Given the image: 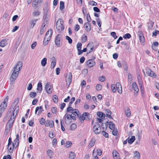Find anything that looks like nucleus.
<instances>
[{"mask_svg": "<svg viewBox=\"0 0 159 159\" xmlns=\"http://www.w3.org/2000/svg\"><path fill=\"white\" fill-rule=\"evenodd\" d=\"M63 24V21L61 19H59L57 21L56 25V29L58 32H60L64 29V27Z\"/></svg>", "mask_w": 159, "mask_h": 159, "instance_id": "obj_1", "label": "nucleus"}, {"mask_svg": "<svg viewBox=\"0 0 159 159\" xmlns=\"http://www.w3.org/2000/svg\"><path fill=\"white\" fill-rule=\"evenodd\" d=\"M8 99V96H7L4 99L3 101L0 105V112H3L6 109L7 106V102Z\"/></svg>", "mask_w": 159, "mask_h": 159, "instance_id": "obj_2", "label": "nucleus"}, {"mask_svg": "<svg viewBox=\"0 0 159 159\" xmlns=\"http://www.w3.org/2000/svg\"><path fill=\"white\" fill-rule=\"evenodd\" d=\"M79 118L80 121L82 123L85 119L86 120L90 119H91V115L88 112H84L82 115H80Z\"/></svg>", "mask_w": 159, "mask_h": 159, "instance_id": "obj_3", "label": "nucleus"}, {"mask_svg": "<svg viewBox=\"0 0 159 159\" xmlns=\"http://www.w3.org/2000/svg\"><path fill=\"white\" fill-rule=\"evenodd\" d=\"M93 131L96 134H99L101 132V129L99 123L96 122L93 127Z\"/></svg>", "mask_w": 159, "mask_h": 159, "instance_id": "obj_4", "label": "nucleus"}, {"mask_svg": "<svg viewBox=\"0 0 159 159\" xmlns=\"http://www.w3.org/2000/svg\"><path fill=\"white\" fill-rule=\"evenodd\" d=\"M19 72L18 71H16L15 70H13V73L12 74L10 80L12 82H14L15 80L17 78Z\"/></svg>", "mask_w": 159, "mask_h": 159, "instance_id": "obj_5", "label": "nucleus"}, {"mask_svg": "<svg viewBox=\"0 0 159 159\" xmlns=\"http://www.w3.org/2000/svg\"><path fill=\"white\" fill-rule=\"evenodd\" d=\"M72 74L70 72H69L66 76V84L69 86L72 81Z\"/></svg>", "mask_w": 159, "mask_h": 159, "instance_id": "obj_6", "label": "nucleus"}, {"mask_svg": "<svg viewBox=\"0 0 159 159\" xmlns=\"http://www.w3.org/2000/svg\"><path fill=\"white\" fill-rule=\"evenodd\" d=\"M22 62L21 61H18L16 66L14 68L13 70H15L16 71H20L22 68Z\"/></svg>", "mask_w": 159, "mask_h": 159, "instance_id": "obj_7", "label": "nucleus"}, {"mask_svg": "<svg viewBox=\"0 0 159 159\" xmlns=\"http://www.w3.org/2000/svg\"><path fill=\"white\" fill-rule=\"evenodd\" d=\"M45 89L48 93L50 94L52 93V89L50 83H48L46 84L45 86Z\"/></svg>", "mask_w": 159, "mask_h": 159, "instance_id": "obj_8", "label": "nucleus"}, {"mask_svg": "<svg viewBox=\"0 0 159 159\" xmlns=\"http://www.w3.org/2000/svg\"><path fill=\"white\" fill-rule=\"evenodd\" d=\"M86 64L89 67H93L95 64V62L93 59H89L86 62Z\"/></svg>", "mask_w": 159, "mask_h": 159, "instance_id": "obj_9", "label": "nucleus"}, {"mask_svg": "<svg viewBox=\"0 0 159 159\" xmlns=\"http://www.w3.org/2000/svg\"><path fill=\"white\" fill-rule=\"evenodd\" d=\"M94 47V44L93 42H90L88 44L87 47L88 48V50L89 51V53L91 52L93 50Z\"/></svg>", "mask_w": 159, "mask_h": 159, "instance_id": "obj_10", "label": "nucleus"}, {"mask_svg": "<svg viewBox=\"0 0 159 159\" xmlns=\"http://www.w3.org/2000/svg\"><path fill=\"white\" fill-rule=\"evenodd\" d=\"M138 33L140 42L143 43L144 42V38L142 32L139 31L138 32Z\"/></svg>", "mask_w": 159, "mask_h": 159, "instance_id": "obj_11", "label": "nucleus"}, {"mask_svg": "<svg viewBox=\"0 0 159 159\" xmlns=\"http://www.w3.org/2000/svg\"><path fill=\"white\" fill-rule=\"evenodd\" d=\"M45 125L46 126L52 128L54 126V122L52 120H47L45 121Z\"/></svg>", "mask_w": 159, "mask_h": 159, "instance_id": "obj_12", "label": "nucleus"}, {"mask_svg": "<svg viewBox=\"0 0 159 159\" xmlns=\"http://www.w3.org/2000/svg\"><path fill=\"white\" fill-rule=\"evenodd\" d=\"M132 88L134 89L135 91L136 92V93H134V94L135 96H136L137 95V94H136V93L138 92L139 90L136 83L135 82H133L132 83Z\"/></svg>", "mask_w": 159, "mask_h": 159, "instance_id": "obj_13", "label": "nucleus"}, {"mask_svg": "<svg viewBox=\"0 0 159 159\" xmlns=\"http://www.w3.org/2000/svg\"><path fill=\"white\" fill-rule=\"evenodd\" d=\"M43 111V109L42 106L37 107H36L35 109V113L36 114L37 111H38L37 115H39L41 114L42 112Z\"/></svg>", "mask_w": 159, "mask_h": 159, "instance_id": "obj_14", "label": "nucleus"}, {"mask_svg": "<svg viewBox=\"0 0 159 159\" xmlns=\"http://www.w3.org/2000/svg\"><path fill=\"white\" fill-rule=\"evenodd\" d=\"M41 82L42 81L41 80H39L37 88V90H38V93H40L42 90L43 87Z\"/></svg>", "mask_w": 159, "mask_h": 159, "instance_id": "obj_15", "label": "nucleus"}, {"mask_svg": "<svg viewBox=\"0 0 159 159\" xmlns=\"http://www.w3.org/2000/svg\"><path fill=\"white\" fill-rule=\"evenodd\" d=\"M52 30L51 29L49 30L46 33L45 36V40H46L47 38L48 37H49V38H51L52 37Z\"/></svg>", "mask_w": 159, "mask_h": 159, "instance_id": "obj_16", "label": "nucleus"}, {"mask_svg": "<svg viewBox=\"0 0 159 159\" xmlns=\"http://www.w3.org/2000/svg\"><path fill=\"white\" fill-rule=\"evenodd\" d=\"M61 35L60 34H58L57 35L56 39L55 40V43L57 46H60V40L61 38Z\"/></svg>", "mask_w": 159, "mask_h": 159, "instance_id": "obj_17", "label": "nucleus"}, {"mask_svg": "<svg viewBox=\"0 0 159 159\" xmlns=\"http://www.w3.org/2000/svg\"><path fill=\"white\" fill-rule=\"evenodd\" d=\"M63 118L65 119V123L66 124L67 123L68 121H70V120H71V118L70 114H66L64 116Z\"/></svg>", "mask_w": 159, "mask_h": 159, "instance_id": "obj_18", "label": "nucleus"}, {"mask_svg": "<svg viewBox=\"0 0 159 159\" xmlns=\"http://www.w3.org/2000/svg\"><path fill=\"white\" fill-rule=\"evenodd\" d=\"M146 73L149 76L152 77H155L156 76V75L154 72L150 69H148L146 71Z\"/></svg>", "mask_w": 159, "mask_h": 159, "instance_id": "obj_19", "label": "nucleus"}, {"mask_svg": "<svg viewBox=\"0 0 159 159\" xmlns=\"http://www.w3.org/2000/svg\"><path fill=\"white\" fill-rule=\"evenodd\" d=\"M84 27L85 28V30L87 31H89L91 30V26L89 22L85 23L84 24Z\"/></svg>", "mask_w": 159, "mask_h": 159, "instance_id": "obj_20", "label": "nucleus"}, {"mask_svg": "<svg viewBox=\"0 0 159 159\" xmlns=\"http://www.w3.org/2000/svg\"><path fill=\"white\" fill-rule=\"evenodd\" d=\"M137 79L139 86L140 88H142L143 82L142 78L139 75L137 76Z\"/></svg>", "mask_w": 159, "mask_h": 159, "instance_id": "obj_21", "label": "nucleus"}, {"mask_svg": "<svg viewBox=\"0 0 159 159\" xmlns=\"http://www.w3.org/2000/svg\"><path fill=\"white\" fill-rule=\"evenodd\" d=\"M95 141L96 140L95 139L92 138L88 145V147L90 148L93 146L95 143Z\"/></svg>", "mask_w": 159, "mask_h": 159, "instance_id": "obj_22", "label": "nucleus"}, {"mask_svg": "<svg viewBox=\"0 0 159 159\" xmlns=\"http://www.w3.org/2000/svg\"><path fill=\"white\" fill-rule=\"evenodd\" d=\"M37 19H33L31 20L30 22V27L33 28L34 27L35 25L36 22L37 21Z\"/></svg>", "mask_w": 159, "mask_h": 159, "instance_id": "obj_23", "label": "nucleus"}, {"mask_svg": "<svg viewBox=\"0 0 159 159\" xmlns=\"http://www.w3.org/2000/svg\"><path fill=\"white\" fill-rule=\"evenodd\" d=\"M112 155L114 159H118V156L119 155L118 152L116 150H114L112 152Z\"/></svg>", "mask_w": 159, "mask_h": 159, "instance_id": "obj_24", "label": "nucleus"}, {"mask_svg": "<svg viewBox=\"0 0 159 159\" xmlns=\"http://www.w3.org/2000/svg\"><path fill=\"white\" fill-rule=\"evenodd\" d=\"M19 101V99L18 98H17L15 100L14 102L11 105V107H12V109L13 110L14 108V107H15L17 106L18 103Z\"/></svg>", "mask_w": 159, "mask_h": 159, "instance_id": "obj_25", "label": "nucleus"}, {"mask_svg": "<svg viewBox=\"0 0 159 159\" xmlns=\"http://www.w3.org/2000/svg\"><path fill=\"white\" fill-rule=\"evenodd\" d=\"M19 143V139H15L14 141V143H12V146L13 148L15 147V146H17Z\"/></svg>", "mask_w": 159, "mask_h": 159, "instance_id": "obj_26", "label": "nucleus"}, {"mask_svg": "<svg viewBox=\"0 0 159 159\" xmlns=\"http://www.w3.org/2000/svg\"><path fill=\"white\" fill-rule=\"evenodd\" d=\"M109 128L111 129H113L115 128V125L112 122L110 121L109 123Z\"/></svg>", "mask_w": 159, "mask_h": 159, "instance_id": "obj_27", "label": "nucleus"}, {"mask_svg": "<svg viewBox=\"0 0 159 159\" xmlns=\"http://www.w3.org/2000/svg\"><path fill=\"white\" fill-rule=\"evenodd\" d=\"M47 59L44 58L41 61V64L43 66H45L47 64Z\"/></svg>", "mask_w": 159, "mask_h": 159, "instance_id": "obj_28", "label": "nucleus"}, {"mask_svg": "<svg viewBox=\"0 0 159 159\" xmlns=\"http://www.w3.org/2000/svg\"><path fill=\"white\" fill-rule=\"evenodd\" d=\"M97 114L98 116L100 118H105V115L102 112L98 111L97 112Z\"/></svg>", "mask_w": 159, "mask_h": 159, "instance_id": "obj_29", "label": "nucleus"}, {"mask_svg": "<svg viewBox=\"0 0 159 159\" xmlns=\"http://www.w3.org/2000/svg\"><path fill=\"white\" fill-rule=\"evenodd\" d=\"M75 157V155L74 152H70L69 155V157L70 159H74Z\"/></svg>", "mask_w": 159, "mask_h": 159, "instance_id": "obj_30", "label": "nucleus"}, {"mask_svg": "<svg viewBox=\"0 0 159 159\" xmlns=\"http://www.w3.org/2000/svg\"><path fill=\"white\" fill-rule=\"evenodd\" d=\"M51 38H49V37H48V38H47L46 40H45V38H44L43 41V44L45 46L48 44V41L50 40Z\"/></svg>", "mask_w": 159, "mask_h": 159, "instance_id": "obj_31", "label": "nucleus"}, {"mask_svg": "<svg viewBox=\"0 0 159 159\" xmlns=\"http://www.w3.org/2000/svg\"><path fill=\"white\" fill-rule=\"evenodd\" d=\"M135 138L134 136H132L131 138L128 140V143L130 144L132 143L135 140Z\"/></svg>", "mask_w": 159, "mask_h": 159, "instance_id": "obj_32", "label": "nucleus"}, {"mask_svg": "<svg viewBox=\"0 0 159 159\" xmlns=\"http://www.w3.org/2000/svg\"><path fill=\"white\" fill-rule=\"evenodd\" d=\"M7 43L5 40H2L0 42V46L1 47H4L6 45Z\"/></svg>", "mask_w": 159, "mask_h": 159, "instance_id": "obj_33", "label": "nucleus"}, {"mask_svg": "<svg viewBox=\"0 0 159 159\" xmlns=\"http://www.w3.org/2000/svg\"><path fill=\"white\" fill-rule=\"evenodd\" d=\"M134 157L136 158L139 159L140 157V153L138 151H135L134 152Z\"/></svg>", "mask_w": 159, "mask_h": 159, "instance_id": "obj_34", "label": "nucleus"}, {"mask_svg": "<svg viewBox=\"0 0 159 159\" xmlns=\"http://www.w3.org/2000/svg\"><path fill=\"white\" fill-rule=\"evenodd\" d=\"M64 8V3L63 1H61L60 3V9L62 10Z\"/></svg>", "mask_w": 159, "mask_h": 159, "instance_id": "obj_35", "label": "nucleus"}, {"mask_svg": "<svg viewBox=\"0 0 159 159\" xmlns=\"http://www.w3.org/2000/svg\"><path fill=\"white\" fill-rule=\"evenodd\" d=\"M8 150L9 151V152H12L13 151V146H12V144L11 145H9L8 144Z\"/></svg>", "mask_w": 159, "mask_h": 159, "instance_id": "obj_36", "label": "nucleus"}, {"mask_svg": "<svg viewBox=\"0 0 159 159\" xmlns=\"http://www.w3.org/2000/svg\"><path fill=\"white\" fill-rule=\"evenodd\" d=\"M37 95L36 93L35 92H31L30 93L29 96L31 98H34Z\"/></svg>", "mask_w": 159, "mask_h": 159, "instance_id": "obj_37", "label": "nucleus"}, {"mask_svg": "<svg viewBox=\"0 0 159 159\" xmlns=\"http://www.w3.org/2000/svg\"><path fill=\"white\" fill-rule=\"evenodd\" d=\"M158 45V43L157 42H155L153 43V44L152 45V49L155 50L156 49L155 46H157Z\"/></svg>", "mask_w": 159, "mask_h": 159, "instance_id": "obj_38", "label": "nucleus"}, {"mask_svg": "<svg viewBox=\"0 0 159 159\" xmlns=\"http://www.w3.org/2000/svg\"><path fill=\"white\" fill-rule=\"evenodd\" d=\"M131 35L129 33H127L125 34L123 36V37L125 39H129L131 38Z\"/></svg>", "mask_w": 159, "mask_h": 159, "instance_id": "obj_39", "label": "nucleus"}, {"mask_svg": "<svg viewBox=\"0 0 159 159\" xmlns=\"http://www.w3.org/2000/svg\"><path fill=\"white\" fill-rule=\"evenodd\" d=\"M111 87L112 91L113 92L115 93L116 91V88L115 85L114 84H112Z\"/></svg>", "mask_w": 159, "mask_h": 159, "instance_id": "obj_40", "label": "nucleus"}, {"mask_svg": "<svg viewBox=\"0 0 159 159\" xmlns=\"http://www.w3.org/2000/svg\"><path fill=\"white\" fill-rule=\"evenodd\" d=\"M76 127V125L75 123H73L70 126V129L72 130H74Z\"/></svg>", "mask_w": 159, "mask_h": 159, "instance_id": "obj_41", "label": "nucleus"}, {"mask_svg": "<svg viewBox=\"0 0 159 159\" xmlns=\"http://www.w3.org/2000/svg\"><path fill=\"white\" fill-rule=\"evenodd\" d=\"M72 144V143L70 141L66 142L65 144V146L66 148H69L71 146Z\"/></svg>", "mask_w": 159, "mask_h": 159, "instance_id": "obj_42", "label": "nucleus"}, {"mask_svg": "<svg viewBox=\"0 0 159 159\" xmlns=\"http://www.w3.org/2000/svg\"><path fill=\"white\" fill-rule=\"evenodd\" d=\"M13 121L11 120H9L7 125H8L11 128L13 125Z\"/></svg>", "mask_w": 159, "mask_h": 159, "instance_id": "obj_43", "label": "nucleus"}, {"mask_svg": "<svg viewBox=\"0 0 159 159\" xmlns=\"http://www.w3.org/2000/svg\"><path fill=\"white\" fill-rule=\"evenodd\" d=\"M13 121L11 120H9L7 125H8L11 128L13 125Z\"/></svg>", "mask_w": 159, "mask_h": 159, "instance_id": "obj_44", "label": "nucleus"}, {"mask_svg": "<svg viewBox=\"0 0 159 159\" xmlns=\"http://www.w3.org/2000/svg\"><path fill=\"white\" fill-rule=\"evenodd\" d=\"M47 153L48 155L49 156V158H52V151L50 149L48 150L47 151Z\"/></svg>", "mask_w": 159, "mask_h": 159, "instance_id": "obj_45", "label": "nucleus"}, {"mask_svg": "<svg viewBox=\"0 0 159 159\" xmlns=\"http://www.w3.org/2000/svg\"><path fill=\"white\" fill-rule=\"evenodd\" d=\"M11 128V127L9 126L8 125H7L6 128V130L5 131V132L6 133V134H7L8 133Z\"/></svg>", "mask_w": 159, "mask_h": 159, "instance_id": "obj_46", "label": "nucleus"}, {"mask_svg": "<svg viewBox=\"0 0 159 159\" xmlns=\"http://www.w3.org/2000/svg\"><path fill=\"white\" fill-rule=\"evenodd\" d=\"M82 44L80 43H78L77 44V49L78 50L81 49Z\"/></svg>", "mask_w": 159, "mask_h": 159, "instance_id": "obj_47", "label": "nucleus"}, {"mask_svg": "<svg viewBox=\"0 0 159 159\" xmlns=\"http://www.w3.org/2000/svg\"><path fill=\"white\" fill-rule=\"evenodd\" d=\"M125 113L127 117H129L131 115L130 111L129 109H127L125 111Z\"/></svg>", "mask_w": 159, "mask_h": 159, "instance_id": "obj_48", "label": "nucleus"}, {"mask_svg": "<svg viewBox=\"0 0 159 159\" xmlns=\"http://www.w3.org/2000/svg\"><path fill=\"white\" fill-rule=\"evenodd\" d=\"M57 109L55 107H52L51 109V111L52 113L56 114L57 112Z\"/></svg>", "mask_w": 159, "mask_h": 159, "instance_id": "obj_49", "label": "nucleus"}, {"mask_svg": "<svg viewBox=\"0 0 159 159\" xmlns=\"http://www.w3.org/2000/svg\"><path fill=\"white\" fill-rule=\"evenodd\" d=\"M89 3V5L92 6H96L97 5V3L93 1H90Z\"/></svg>", "mask_w": 159, "mask_h": 159, "instance_id": "obj_50", "label": "nucleus"}, {"mask_svg": "<svg viewBox=\"0 0 159 159\" xmlns=\"http://www.w3.org/2000/svg\"><path fill=\"white\" fill-rule=\"evenodd\" d=\"M113 131L112 132V134L114 136H116L117 134V129H113Z\"/></svg>", "mask_w": 159, "mask_h": 159, "instance_id": "obj_51", "label": "nucleus"}, {"mask_svg": "<svg viewBox=\"0 0 159 159\" xmlns=\"http://www.w3.org/2000/svg\"><path fill=\"white\" fill-rule=\"evenodd\" d=\"M66 39L67 40H68V42H69V43L70 44H71V43H72V40L71 39V38H70L69 36H66Z\"/></svg>", "mask_w": 159, "mask_h": 159, "instance_id": "obj_52", "label": "nucleus"}, {"mask_svg": "<svg viewBox=\"0 0 159 159\" xmlns=\"http://www.w3.org/2000/svg\"><path fill=\"white\" fill-rule=\"evenodd\" d=\"M45 119L43 118H42L39 120L40 123L42 125L45 124Z\"/></svg>", "mask_w": 159, "mask_h": 159, "instance_id": "obj_53", "label": "nucleus"}, {"mask_svg": "<svg viewBox=\"0 0 159 159\" xmlns=\"http://www.w3.org/2000/svg\"><path fill=\"white\" fill-rule=\"evenodd\" d=\"M111 35L114 38V39H116L117 36L116 35V33L114 32H112L111 33Z\"/></svg>", "mask_w": 159, "mask_h": 159, "instance_id": "obj_54", "label": "nucleus"}, {"mask_svg": "<svg viewBox=\"0 0 159 159\" xmlns=\"http://www.w3.org/2000/svg\"><path fill=\"white\" fill-rule=\"evenodd\" d=\"M96 21L98 23V25L99 27H101L102 24V22L99 19L97 18L96 19Z\"/></svg>", "mask_w": 159, "mask_h": 159, "instance_id": "obj_55", "label": "nucleus"}, {"mask_svg": "<svg viewBox=\"0 0 159 159\" xmlns=\"http://www.w3.org/2000/svg\"><path fill=\"white\" fill-rule=\"evenodd\" d=\"M102 88V86L100 84H97L96 86V89L97 90L99 91Z\"/></svg>", "mask_w": 159, "mask_h": 159, "instance_id": "obj_56", "label": "nucleus"}, {"mask_svg": "<svg viewBox=\"0 0 159 159\" xmlns=\"http://www.w3.org/2000/svg\"><path fill=\"white\" fill-rule=\"evenodd\" d=\"M53 100L54 102L57 103L58 102L57 97L56 95H54L53 97Z\"/></svg>", "mask_w": 159, "mask_h": 159, "instance_id": "obj_57", "label": "nucleus"}, {"mask_svg": "<svg viewBox=\"0 0 159 159\" xmlns=\"http://www.w3.org/2000/svg\"><path fill=\"white\" fill-rule=\"evenodd\" d=\"M13 111V109H12V108H10L7 114V117L9 116L11 114V111Z\"/></svg>", "mask_w": 159, "mask_h": 159, "instance_id": "obj_58", "label": "nucleus"}, {"mask_svg": "<svg viewBox=\"0 0 159 159\" xmlns=\"http://www.w3.org/2000/svg\"><path fill=\"white\" fill-rule=\"evenodd\" d=\"M102 135L106 138H108V134L106 132L103 131L102 132Z\"/></svg>", "mask_w": 159, "mask_h": 159, "instance_id": "obj_59", "label": "nucleus"}, {"mask_svg": "<svg viewBox=\"0 0 159 159\" xmlns=\"http://www.w3.org/2000/svg\"><path fill=\"white\" fill-rule=\"evenodd\" d=\"M105 78L104 76H102L101 77H100L99 78V81L101 82H103L105 81Z\"/></svg>", "mask_w": 159, "mask_h": 159, "instance_id": "obj_60", "label": "nucleus"}, {"mask_svg": "<svg viewBox=\"0 0 159 159\" xmlns=\"http://www.w3.org/2000/svg\"><path fill=\"white\" fill-rule=\"evenodd\" d=\"M128 79L129 81L131 82L132 80V77L130 73L128 74Z\"/></svg>", "mask_w": 159, "mask_h": 159, "instance_id": "obj_61", "label": "nucleus"}, {"mask_svg": "<svg viewBox=\"0 0 159 159\" xmlns=\"http://www.w3.org/2000/svg\"><path fill=\"white\" fill-rule=\"evenodd\" d=\"M33 15L34 16H38L39 14V13L38 11H35L33 13Z\"/></svg>", "mask_w": 159, "mask_h": 159, "instance_id": "obj_62", "label": "nucleus"}, {"mask_svg": "<svg viewBox=\"0 0 159 159\" xmlns=\"http://www.w3.org/2000/svg\"><path fill=\"white\" fill-rule=\"evenodd\" d=\"M95 151H96L97 154L99 156H101L102 154V151L100 149H98Z\"/></svg>", "mask_w": 159, "mask_h": 159, "instance_id": "obj_63", "label": "nucleus"}, {"mask_svg": "<svg viewBox=\"0 0 159 159\" xmlns=\"http://www.w3.org/2000/svg\"><path fill=\"white\" fill-rule=\"evenodd\" d=\"M45 31V28L41 27V29L40 32V34H42Z\"/></svg>", "mask_w": 159, "mask_h": 159, "instance_id": "obj_64", "label": "nucleus"}]
</instances>
